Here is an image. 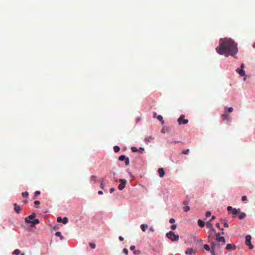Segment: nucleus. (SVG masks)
Returning a JSON list of instances; mask_svg holds the SVG:
<instances>
[{"mask_svg":"<svg viewBox=\"0 0 255 255\" xmlns=\"http://www.w3.org/2000/svg\"><path fill=\"white\" fill-rule=\"evenodd\" d=\"M237 72L241 76H244L245 75V72L243 69L238 68L236 70Z\"/></svg>","mask_w":255,"mask_h":255,"instance_id":"obj_11","label":"nucleus"},{"mask_svg":"<svg viewBox=\"0 0 255 255\" xmlns=\"http://www.w3.org/2000/svg\"><path fill=\"white\" fill-rule=\"evenodd\" d=\"M20 255H25V254L22 253Z\"/></svg>","mask_w":255,"mask_h":255,"instance_id":"obj_61","label":"nucleus"},{"mask_svg":"<svg viewBox=\"0 0 255 255\" xmlns=\"http://www.w3.org/2000/svg\"><path fill=\"white\" fill-rule=\"evenodd\" d=\"M233 111V108L232 107H230L228 108V111L229 113H231Z\"/></svg>","mask_w":255,"mask_h":255,"instance_id":"obj_39","label":"nucleus"},{"mask_svg":"<svg viewBox=\"0 0 255 255\" xmlns=\"http://www.w3.org/2000/svg\"><path fill=\"white\" fill-rule=\"evenodd\" d=\"M195 253V251L192 248H189L187 249V250L186 251V254L188 255H191L192 254H194Z\"/></svg>","mask_w":255,"mask_h":255,"instance_id":"obj_14","label":"nucleus"},{"mask_svg":"<svg viewBox=\"0 0 255 255\" xmlns=\"http://www.w3.org/2000/svg\"><path fill=\"white\" fill-rule=\"evenodd\" d=\"M224 226L225 227H226V228L229 227V225L227 223H224Z\"/></svg>","mask_w":255,"mask_h":255,"instance_id":"obj_52","label":"nucleus"},{"mask_svg":"<svg viewBox=\"0 0 255 255\" xmlns=\"http://www.w3.org/2000/svg\"><path fill=\"white\" fill-rule=\"evenodd\" d=\"M149 230L151 232H153L154 231V228L153 227H150V228H149Z\"/></svg>","mask_w":255,"mask_h":255,"instance_id":"obj_49","label":"nucleus"},{"mask_svg":"<svg viewBox=\"0 0 255 255\" xmlns=\"http://www.w3.org/2000/svg\"><path fill=\"white\" fill-rule=\"evenodd\" d=\"M206 226L208 228L210 229V230L211 229H212L213 228V224L211 223V222H209L208 221L207 224H206Z\"/></svg>","mask_w":255,"mask_h":255,"instance_id":"obj_21","label":"nucleus"},{"mask_svg":"<svg viewBox=\"0 0 255 255\" xmlns=\"http://www.w3.org/2000/svg\"><path fill=\"white\" fill-rule=\"evenodd\" d=\"M221 117L223 120H228L229 118V114L225 113L221 115Z\"/></svg>","mask_w":255,"mask_h":255,"instance_id":"obj_18","label":"nucleus"},{"mask_svg":"<svg viewBox=\"0 0 255 255\" xmlns=\"http://www.w3.org/2000/svg\"><path fill=\"white\" fill-rule=\"evenodd\" d=\"M253 46H254V47L255 48V43L254 44Z\"/></svg>","mask_w":255,"mask_h":255,"instance_id":"obj_60","label":"nucleus"},{"mask_svg":"<svg viewBox=\"0 0 255 255\" xmlns=\"http://www.w3.org/2000/svg\"><path fill=\"white\" fill-rule=\"evenodd\" d=\"M89 246L92 249H95L96 248V245L94 243H90Z\"/></svg>","mask_w":255,"mask_h":255,"instance_id":"obj_34","label":"nucleus"},{"mask_svg":"<svg viewBox=\"0 0 255 255\" xmlns=\"http://www.w3.org/2000/svg\"><path fill=\"white\" fill-rule=\"evenodd\" d=\"M133 253H134V254H135V255H136V254H140V251H139V250H135V251H133Z\"/></svg>","mask_w":255,"mask_h":255,"instance_id":"obj_43","label":"nucleus"},{"mask_svg":"<svg viewBox=\"0 0 255 255\" xmlns=\"http://www.w3.org/2000/svg\"><path fill=\"white\" fill-rule=\"evenodd\" d=\"M23 202L24 204H26L27 203V200H24L23 201Z\"/></svg>","mask_w":255,"mask_h":255,"instance_id":"obj_58","label":"nucleus"},{"mask_svg":"<svg viewBox=\"0 0 255 255\" xmlns=\"http://www.w3.org/2000/svg\"><path fill=\"white\" fill-rule=\"evenodd\" d=\"M158 172L160 177H163L165 174L164 170L162 168H159Z\"/></svg>","mask_w":255,"mask_h":255,"instance_id":"obj_10","label":"nucleus"},{"mask_svg":"<svg viewBox=\"0 0 255 255\" xmlns=\"http://www.w3.org/2000/svg\"><path fill=\"white\" fill-rule=\"evenodd\" d=\"M34 204L35 206H37L40 204V202L39 201H35Z\"/></svg>","mask_w":255,"mask_h":255,"instance_id":"obj_42","label":"nucleus"},{"mask_svg":"<svg viewBox=\"0 0 255 255\" xmlns=\"http://www.w3.org/2000/svg\"><path fill=\"white\" fill-rule=\"evenodd\" d=\"M119 160H120V161H124V160H125V164L127 166L129 164V158L128 157H126L124 155H122L120 156L119 157Z\"/></svg>","mask_w":255,"mask_h":255,"instance_id":"obj_8","label":"nucleus"},{"mask_svg":"<svg viewBox=\"0 0 255 255\" xmlns=\"http://www.w3.org/2000/svg\"><path fill=\"white\" fill-rule=\"evenodd\" d=\"M156 118L159 121L161 122L162 125H163L164 123L162 116H161V115H158L157 116Z\"/></svg>","mask_w":255,"mask_h":255,"instance_id":"obj_20","label":"nucleus"},{"mask_svg":"<svg viewBox=\"0 0 255 255\" xmlns=\"http://www.w3.org/2000/svg\"><path fill=\"white\" fill-rule=\"evenodd\" d=\"M246 216V214L244 212L242 213L240 212V213H239L238 214V217L240 220H242V219L245 218Z\"/></svg>","mask_w":255,"mask_h":255,"instance_id":"obj_16","label":"nucleus"},{"mask_svg":"<svg viewBox=\"0 0 255 255\" xmlns=\"http://www.w3.org/2000/svg\"><path fill=\"white\" fill-rule=\"evenodd\" d=\"M21 195L23 198H27L28 196V193L27 192H22Z\"/></svg>","mask_w":255,"mask_h":255,"instance_id":"obj_26","label":"nucleus"},{"mask_svg":"<svg viewBox=\"0 0 255 255\" xmlns=\"http://www.w3.org/2000/svg\"><path fill=\"white\" fill-rule=\"evenodd\" d=\"M62 219L61 218V217H58L57 218V222H62Z\"/></svg>","mask_w":255,"mask_h":255,"instance_id":"obj_46","label":"nucleus"},{"mask_svg":"<svg viewBox=\"0 0 255 255\" xmlns=\"http://www.w3.org/2000/svg\"><path fill=\"white\" fill-rule=\"evenodd\" d=\"M215 236H216V239H217V238H218L219 237H221V234H220V233H216Z\"/></svg>","mask_w":255,"mask_h":255,"instance_id":"obj_44","label":"nucleus"},{"mask_svg":"<svg viewBox=\"0 0 255 255\" xmlns=\"http://www.w3.org/2000/svg\"><path fill=\"white\" fill-rule=\"evenodd\" d=\"M235 246L232 244H228L226 246V249L228 250H231L232 249H235Z\"/></svg>","mask_w":255,"mask_h":255,"instance_id":"obj_13","label":"nucleus"},{"mask_svg":"<svg viewBox=\"0 0 255 255\" xmlns=\"http://www.w3.org/2000/svg\"><path fill=\"white\" fill-rule=\"evenodd\" d=\"M216 52L220 54L234 56L238 52L237 43L231 38H221L219 41V45L216 48Z\"/></svg>","mask_w":255,"mask_h":255,"instance_id":"obj_1","label":"nucleus"},{"mask_svg":"<svg viewBox=\"0 0 255 255\" xmlns=\"http://www.w3.org/2000/svg\"><path fill=\"white\" fill-rule=\"evenodd\" d=\"M20 250H19L18 249H16L13 251V254H14L15 255H18L20 254Z\"/></svg>","mask_w":255,"mask_h":255,"instance_id":"obj_27","label":"nucleus"},{"mask_svg":"<svg viewBox=\"0 0 255 255\" xmlns=\"http://www.w3.org/2000/svg\"><path fill=\"white\" fill-rule=\"evenodd\" d=\"M252 237L250 235H247L246 237V244L249 246L250 249H253V246L251 244Z\"/></svg>","mask_w":255,"mask_h":255,"instance_id":"obj_6","label":"nucleus"},{"mask_svg":"<svg viewBox=\"0 0 255 255\" xmlns=\"http://www.w3.org/2000/svg\"><path fill=\"white\" fill-rule=\"evenodd\" d=\"M129 249H130V250L131 251H134V249H135V246H131L130 247Z\"/></svg>","mask_w":255,"mask_h":255,"instance_id":"obj_45","label":"nucleus"},{"mask_svg":"<svg viewBox=\"0 0 255 255\" xmlns=\"http://www.w3.org/2000/svg\"><path fill=\"white\" fill-rule=\"evenodd\" d=\"M119 239L121 241H123L124 240V238L122 236H120Z\"/></svg>","mask_w":255,"mask_h":255,"instance_id":"obj_50","label":"nucleus"},{"mask_svg":"<svg viewBox=\"0 0 255 255\" xmlns=\"http://www.w3.org/2000/svg\"><path fill=\"white\" fill-rule=\"evenodd\" d=\"M221 230L222 231H224V229H223V228H222V229H221Z\"/></svg>","mask_w":255,"mask_h":255,"instance_id":"obj_64","label":"nucleus"},{"mask_svg":"<svg viewBox=\"0 0 255 255\" xmlns=\"http://www.w3.org/2000/svg\"><path fill=\"white\" fill-rule=\"evenodd\" d=\"M40 191H35L34 193V198L35 199L36 197V196L40 195Z\"/></svg>","mask_w":255,"mask_h":255,"instance_id":"obj_32","label":"nucleus"},{"mask_svg":"<svg viewBox=\"0 0 255 255\" xmlns=\"http://www.w3.org/2000/svg\"><path fill=\"white\" fill-rule=\"evenodd\" d=\"M123 253H124L126 255H128V250L127 249H124Z\"/></svg>","mask_w":255,"mask_h":255,"instance_id":"obj_38","label":"nucleus"},{"mask_svg":"<svg viewBox=\"0 0 255 255\" xmlns=\"http://www.w3.org/2000/svg\"><path fill=\"white\" fill-rule=\"evenodd\" d=\"M114 150L115 152H118L120 151V148L119 146L116 145L114 147Z\"/></svg>","mask_w":255,"mask_h":255,"instance_id":"obj_24","label":"nucleus"},{"mask_svg":"<svg viewBox=\"0 0 255 255\" xmlns=\"http://www.w3.org/2000/svg\"><path fill=\"white\" fill-rule=\"evenodd\" d=\"M166 236L168 239L173 242L178 241L179 239V236L176 235L172 231H170L169 232L167 233Z\"/></svg>","mask_w":255,"mask_h":255,"instance_id":"obj_3","label":"nucleus"},{"mask_svg":"<svg viewBox=\"0 0 255 255\" xmlns=\"http://www.w3.org/2000/svg\"><path fill=\"white\" fill-rule=\"evenodd\" d=\"M170 228L172 230H175L177 228V225L176 224H173L171 226Z\"/></svg>","mask_w":255,"mask_h":255,"instance_id":"obj_33","label":"nucleus"},{"mask_svg":"<svg viewBox=\"0 0 255 255\" xmlns=\"http://www.w3.org/2000/svg\"><path fill=\"white\" fill-rule=\"evenodd\" d=\"M216 226L218 228L220 229V224L219 223H216Z\"/></svg>","mask_w":255,"mask_h":255,"instance_id":"obj_53","label":"nucleus"},{"mask_svg":"<svg viewBox=\"0 0 255 255\" xmlns=\"http://www.w3.org/2000/svg\"><path fill=\"white\" fill-rule=\"evenodd\" d=\"M55 236L59 237L60 240H62L63 239V237L61 235V234L60 232H56Z\"/></svg>","mask_w":255,"mask_h":255,"instance_id":"obj_22","label":"nucleus"},{"mask_svg":"<svg viewBox=\"0 0 255 255\" xmlns=\"http://www.w3.org/2000/svg\"><path fill=\"white\" fill-rule=\"evenodd\" d=\"M139 151L142 153V151H143L144 150V149L143 148V147H140L139 148Z\"/></svg>","mask_w":255,"mask_h":255,"instance_id":"obj_47","label":"nucleus"},{"mask_svg":"<svg viewBox=\"0 0 255 255\" xmlns=\"http://www.w3.org/2000/svg\"><path fill=\"white\" fill-rule=\"evenodd\" d=\"M184 204H187L186 202H185L184 203Z\"/></svg>","mask_w":255,"mask_h":255,"instance_id":"obj_63","label":"nucleus"},{"mask_svg":"<svg viewBox=\"0 0 255 255\" xmlns=\"http://www.w3.org/2000/svg\"><path fill=\"white\" fill-rule=\"evenodd\" d=\"M227 210L228 211H232V213L234 217H235L237 215H238L240 213V209L233 208L231 206H228L227 207Z\"/></svg>","mask_w":255,"mask_h":255,"instance_id":"obj_4","label":"nucleus"},{"mask_svg":"<svg viewBox=\"0 0 255 255\" xmlns=\"http://www.w3.org/2000/svg\"><path fill=\"white\" fill-rule=\"evenodd\" d=\"M216 240L218 242H222L223 245H224L225 244V239L224 237H223L221 236V237H219L218 238L216 239Z\"/></svg>","mask_w":255,"mask_h":255,"instance_id":"obj_12","label":"nucleus"},{"mask_svg":"<svg viewBox=\"0 0 255 255\" xmlns=\"http://www.w3.org/2000/svg\"><path fill=\"white\" fill-rule=\"evenodd\" d=\"M211 253H212V255H215V252H214V249H212V251H211Z\"/></svg>","mask_w":255,"mask_h":255,"instance_id":"obj_55","label":"nucleus"},{"mask_svg":"<svg viewBox=\"0 0 255 255\" xmlns=\"http://www.w3.org/2000/svg\"><path fill=\"white\" fill-rule=\"evenodd\" d=\"M177 122L179 125H186L188 123V120L185 119V116L184 115H181L178 119Z\"/></svg>","mask_w":255,"mask_h":255,"instance_id":"obj_5","label":"nucleus"},{"mask_svg":"<svg viewBox=\"0 0 255 255\" xmlns=\"http://www.w3.org/2000/svg\"><path fill=\"white\" fill-rule=\"evenodd\" d=\"M13 206H14V210L17 213H19L21 211V207L18 205L16 203H14L13 204Z\"/></svg>","mask_w":255,"mask_h":255,"instance_id":"obj_9","label":"nucleus"},{"mask_svg":"<svg viewBox=\"0 0 255 255\" xmlns=\"http://www.w3.org/2000/svg\"><path fill=\"white\" fill-rule=\"evenodd\" d=\"M175 222V220L173 218H171L169 220V223H174Z\"/></svg>","mask_w":255,"mask_h":255,"instance_id":"obj_41","label":"nucleus"},{"mask_svg":"<svg viewBox=\"0 0 255 255\" xmlns=\"http://www.w3.org/2000/svg\"><path fill=\"white\" fill-rule=\"evenodd\" d=\"M156 115H157V114H156V113H154V114H153V118H155V117H157V116H156Z\"/></svg>","mask_w":255,"mask_h":255,"instance_id":"obj_57","label":"nucleus"},{"mask_svg":"<svg viewBox=\"0 0 255 255\" xmlns=\"http://www.w3.org/2000/svg\"><path fill=\"white\" fill-rule=\"evenodd\" d=\"M98 194L99 195H102L103 194V191L101 190H100L98 191Z\"/></svg>","mask_w":255,"mask_h":255,"instance_id":"obj_54","label":"nucleus"},{"mask_svg":"<svg viewBox=\"0 0 255 255\" xmlns=\"http://www.w3.org/2000/svg\"><path fill=\"white\" fill-rule=\"evenodd\" d=\"M36 216V214L34 213H32L30 216L26 217L25 218V222L29 224L31 223L30 225L31 227H34L35 225L39 223V220L38 219H35V217Z\"/></svg>","mask_w":255,"mask_h":255,"instance_id":"obj_2","label":"nucleus"},{"mask_svg":"<svg viewBox=\"0 0 255 255\" xmlns=\"http://www.w3.org/2000/svg\"><path fill=\"white\" fill-rule=\"evenodd\" d=\"M241 67L242 69H243V68H244V64H242Z\"/></svg>","mask_w":255,"mask_h":255,"instance_id":"obj_56","label":"nucleus"},{"mask_svg":"<svg viewBox=\"0 0 255 255\" xmlns=\"http://www.w3.org/2000/svg\"><path fill=\"white\" fill-rule=\"evenodd\" d=\"M247 200V197H246V196H242V200L243 201H246Z\"/></svg>","mask_w":255,"mask_h":255,"instance_id":"obj_40","label":"nucleus"},{"mask_svg":"<svg viewBox=\"0 0 255 255\" xmlns=\"http://www.w3.org/2000/svg\"><path fill=\"white\" fill-rule=\"evenodd\" d=\"M104 179H103L102 180L101 183V188L102 189H104V186H105L104 183Z\"/></svg>","mask_w":255,"mask_h":255,"instance_id":"obj_36","label":"nucleus"},{"mask_svg":"<svg viewBox=\"0 0 255 255\" xmlns=\"http://www.w3.org/2000/svg\"><path fill=\"white\" fill-rule=\"evenodd\" d=\"M131 150L133 152H137L138 150V149L135 147H132L131 148Z\"/></svg>","mask_w":255,"mask_h":255,"instance_id":"obj_35","label":"nucleus"},{"mask_svg":"<svg viewBox=\"0 0 255 255\" xmlns=\"http://www.w3.org/2000/svg\"><path fill=\"white\" fill-rule=\"evenodd\" d=\"M211 213L210 211H207V212H206L205 215H206V217H209L211 216Z\"/></svg>","mask_w":255,"mask_h":255,"instance_id":"obj_37","label":"nucleus"},{"mask_svg":"<svg viewBox=\"0 0 255 255\" xmlns=\"http://www.w3.org/2000/svg\"><path fill=\"white\" fill-rule=\"evenodd\" d=\"M189 149H187L186 150H183L182 152V153L183 154H188L189 153Z\"/></svg>","mask_w":255,"mask_h":255,"instance_id":"obj_30","label":"nucleus"},{"mask_svg":"<svg viewBox=\"0 0 255 255\" xmlns=\"http://www.w3.org/2000/svg\"><path fill=\"white\" fill-rule=\"evenodd\" d=\"M140 228L141 230L144 232L145 231L146 229L148 228V226L147 224H141L140 225Z\"/></svg>","mask_w":255,"mask_h":255,"instance_id":"obj_19","label":"nucleus"},{"mask_svg":"<svg viewBox=\"0 0 255 255\" xmlns=\"http://www.w3.org/2000/svg\"><path fill=\"white\" fill-rule=\"evenodd\" d=\"M119 182H120V184L119 185L118 188L120 190H122L126 186L127 181L126 180L120 179Z\"/></svg>","mask_w":255,"mask_h":255,"instance_id":"obj_7","label":"nucleus"},{"mask_svg":"<svg viewBox=\"0 0 255 255\" xmlns=\"http://www.w3.org/2000/svg\"><path fill=\"white\" fill-rule=\"evenodd\" d=\"M221 235H224V233L223 232H221V233H220Z\"/></svg>","mask_w":255,"mask_h":255,"instance_id":"obj_59","label":"nucleus"},{"mask_svg":"<svg viewBox=\"0 0 255 255\" xmlns=\"http://www.w3.org/2000/svg\"><path fill=\"white\" fill-rule=\"evenodd\" d=\"M216 231L214 228L211 229L208 232L209 234V238H210L213 233H215Z\"/></svg>","mask_w":255,"mask_h":255,"instance_id":"obj_17","label":"nucleus"},{"mask_svg":"<svg viewBox=\"0 0 255 255\" xmlns=\"http://www.w3.org/2000/svg\"><path fill=\"white\" fill-rule=\"evenodd\" d=\"M154 137L151 136H148L145 138V140L150 142L151 140L153 139Z\"/></svg>","mask_w":255,"mask_h":255,"instance_id":"obj_25","label":"nucleus"},{"mask_svg":"<svg viewBox=\"0 0 255 255\" xmlns=\"http://www.w3.org/2000/svg\"><path fill=\"white\" fill-rule=\"evenodd\" d=\"M183 209L185 212H188L190 210V207L188 206H186L183 208Z\"/></svg>","mask_w":255,"mask_h":255,"instance_id":"obj_31","label":"nucleus"},{"mask_svg":"<svg viewBox=\"0 0 255 255\" xmlns=\"http://www.w3.org/2000/svg\"><path fill=\"white\" fill-rule=\"evenodd\" d=\"M216 218L215 216H213L211 219V220L209 221V222H212V221H213L214 220H215Z\"/></svg>","mask_w":255,"mask_h":255,"instance_id":"obj_48","label":"nucleus"},{"mask_svg":"<svg viewBox=\"0 0 255 255\" xmlns=\"http://www.w3.org/2000/svg\"><path fill=\"white\" fill-rule=\"evenodd\" d=\"M204 249L207 251H209L210 250L209 246L207 245H204Z\"/></svg>","mask_w":255,"mask_h":255,"instance_id":"obj_29","label":"nucleus"},{"mask_svg":"<svg viewBox=\"0 0 255 255\" xmlns=\"http://www.w3.org/2000/svg\"><path fill=\"white\" fill-rule=\"evenodd\" d=\"M198 224L199 227L203 228L205 226V223L202 220L199 219L198 220Z\"/></svg>","mask_w":255,"mask_h":255,"instance_id":"obj_15","label":"nucleus"},{"mask_svg":"<svg viewBox=\"0 0 255 255\" xmlns=\"http://www.w3.org/2000/svg\"><path fill=\"white\" fill-rule=\"evenodd\" d=\"M174 143H177V142H178V141H174Z\"/></svg>","mask_w":255,"mask_h":255,"instance_id":"obj_62","label":"nucleus"},{"mask_svg":"<svg viewBox=\"0 0 255 255\" xmlns=\"http://www.w3.org/2000/svg\"><path fill=\"white\" fill-rule=\"evenodd\" d=\"M91 181L94 182H96L97 181V177L95 175H92L91 177Z\"/></svg>","mask_w":255,"mask_h":255,"instance_id":"obj_23","label":"nucleus"},{"mask_svg":"<svg viewBox=\"0 0 255 255\" xmlns=\"http://www.w3.org/2000/svg\"><path fill=\"white\" fill-rule=\"evenodd\" d=\"M68 218L67 217H64L62 219V222L64 224H66L68 222Z\"/></svg>","mask_w":255,"mask_h":255,"instance_id":"obj_28","label":"nucleus"},{"mask_svg":"<svg viewBox=\"0 0 255 255\" xmlns=\"http://www.w3.org/2000/svg\"><path fill=\"white\" fill-rule=\"evenodd\" d=\"M115 190V188H111L110 189V192H111V193H112V192H114Z\"/></svg>","mask_w":255,"mask_h":255,"instance_id":"obj_51","label":"nucleus"}]
</instances>
